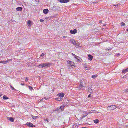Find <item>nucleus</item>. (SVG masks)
<instances>
[{
	"label": "nucleus",
	"instance_id": "nucleus-1",
	"mask_svg": "<svg viewBox=\"0 0 128 128\" xmlns=\"http://www.w3.org/2000/svg\"><path fill=\"white\" fill-rule=\"evenodd\" d=\"M49 64L43 63L38 66V67L39 68H48L50 66Z\"/></svg>",
	"mask_w": 128,
	"mask_h": 128
},
{
	"label": "nucleus",
	"instance_id": "nucleus-2",
	"mask_svg": "<svg viewBox=\"0 0 128 128\" xmlns=\"http://www.w3.org/2000/svg\"><path fill=\"white\" fill-rule=\"evenodd\" d=\"M84 84V82L82 80H81L80 82V86L78 87V88L81 90L84 89V86H83V84Z\"/></svg>",
	"mask_w": 128,
	"mask_h": 128
},
{
	"label": "nucleus",
	"instance_id": "nucleus-3",
	"mask_svg": "<svg viewBox=\"0 0 128 128\" xmlns=\"http://www.w3.org/2000/svg\"><path fill=\"white\" fill-rule=\"evenodd\" d=\"M70 42L73 44L76 45L77 47H78L79 46V45L76 43V41L74 39H70Z\"/></svg>",
	"mask_w": 128,
	"mask_h": 128
},
{
	"label": "nucleus",
	"instance_id": "nucleus-4",
	"mask_svg": "<svg viewBox=\"0 0 128 128\" xmlns=\"http://www.w3.org/2000/svg\"><path fill=\"white\" fill-rule=\"evenodd\" d=\"M116 106L115 105H112L109 106L108 107V109L110 110H113L116 109Z\"/></svg>",
	"mask_w": 128,
	"mask_h": 128
},
{
	"label": "nucleus",
	"instance_id": "nucleus-5",
	"mask_svg": "<svg viewBox=\"0 0 128 128\" xmlns=\"http://www.w3.org/2000/svg\"><path fill=\"white\" fill-rule=\"evenodd\" d=\"M26 125L30 127L34 128L35 127V126L34 125L32 124L30 122L27 123Z\"/></svg>",
	"mask_w": 128,
	"mask_h": 128
},
{
	"label": "nucleus",
	"instance_id": "nucleus-6",
	"mask_svg": "<svg viewBox=\"0 0 128 128\" xmlns=\"http://www.w3.org/2000/svg\"><path fill=\"white\" fill-rule=\"evenodd\" d=\"M69 64H70V66H72V67L73 68L74 66V62H73L71 61H68V62Z\"/></svg>",
	"mask_w": 128,
	"mask_h": 128
},
{
	"label": "nucleus",
	"instance_id": "nucleus-7",
	"mask_svg": "<svg viewBox=\"0 0 128 128\" xmlns=\"http://www.w3.org/2000/svg\"><path fill=\"white\" fill-rule=\"evenodd\" d=\"M58 96L60 98H63L64 96V94L62 92L58 94Z\"/></svg>",
	"mask_w": 128,
	"mask_h": 128
},
{
	"label": "nucleus",
	"instance_id": "nucleus-8",
	"mask_svg": "<svg viewBox=\"0 0 128 128\" xmlns=\"http://www.w3.org/2000/svg\"><path fill=\"white\" fill-rule=\"evenodd\" d=\"M69 0H60V2L62 3H66L69 2Z\"/></svg>",
	"mask_w": 128,
	"mask_h": 128
},
{
	"label": "nucleus",
	"instance_id": "nucleus-9",
	"mask_svg": "<svg viewBox=\"0 0 128 128\" xmlns=\"http://www.w3.org/2000/svg\"><path fill=\"white\" fill-rule=\"evenodd\" d=\"M77 32V30L76 29H74V30H70V32L72 34H75Z\"/></svg>",
	"mask_w": 128,
	"mask_h": 128
},
{
	"label": "nucleus",
	"instance_id": "nucleus-10",
	"mask_svg": "<svg viewBox=\"0 0 128 128\" xmlns=\"http://www.w3.org/2000/svg\"><path fill=\"white\" fill-rule=\"evenodd\" d=\"M49 10L48 9H46L43 10L44 13L46 14H47Z\"/></svg>",
	"mask_w": 128,
	"mask_h": 128
},
{
	"label": "nucleus",
	"instance_id": "nucleus-11",
	"mask_svg": "<svg viewBox=\"0 0 128 128\" xmlns=\"http://www.w3.org/2000/svg\"><path fill=\"white\" fill-rule=\"evenodd\" d=\"M7 119L12 122H13L14 120V118L12 117H7Z\"/></svg>",
	"mask_w": 128,
	"mask_h": 128
},
{
	"label": "nucleus",
	"instance_id": "nucleus-12",
	"mask_svg": "<svg viewBox=\"0 0 128 128\" xmlns=\"http://www.w3.org/2000/svg\"><path fill=\"white\" fill-rule=\"evenodd\" d=\"M16 9V10L17 11L21 12L22 11V8L21 7H18Z\"/></svg>",
	"mask_w": 128,
	"mask_h": 128
},
{
	"label": "nucleus",
	"instance_id": "nucleus-13",
	"mask_svg": "<svg viewBox=\"0 0 128 128\" xmlns=\"http://www.w3.org/2000/svg\"><path fill=\"white\" fill-rule=\"evenodd\" d=\"M88 59L90 61L93 58V56L90 54H89L88 55Z\"/></svg>",
	"mask_w": 128,
	"mask_h": 128
},
{
	"label": "nucleus",
	"instance_id": "nucleus-14",
	"mask_svg": "<svg viewBox=\"0 0 128 128\" xmlns=\"http://www.w3.org/2000/svg\"><path fill=\"white\" fill-rule=\"evenodd\" d=\"M128 72V68H127V69H126L123 70L122 71V72L123 73H125Z\"/></svg>",
	"mask_w": 128,
	"mask_h": 128
},
{
	"label": "nucleus",
	"instance_id": "nucleus-15",
	"mask_svg": "<svg viewBox=\"0 0 128 128\" xmlns=\"http://www.w3.org/2000/svg\"><path fill=\"white\" fill-rule=\"evenodd\" d=\"M95 110H92L91 111H88V114H91L92 113L95 112Z\"/></svg>",
	"mask_w": 128,
	"mask_h": 128
},
{
	"label": "nucleus",
	"instance_id": "nucleus-16",
	"mask_svg": "<svg viewBox=\"0 0 128 128\" xmlns=\"http://www.w3.org/2000/svg\"><path fill=\"white\" fill-rule=\"evenodd\" d=\"M3 98L4 100H6L9 98H8L5 95L4 96Z\"/></svg>",
	"mask_w": 128,
	"mask_h": 128
},
{
	"label": "nucleus",
	"instance_id": "nucleus-17",
	"mask_svg": "<svg viewBox=\"0 0 128 128\" xmlns=\"http://www.w3.org/2000/svg\"><path fill=\"white\" fill-rule=\"evenodd\" d=\"M56 110L59 112H62L60 107L57 108L56 109Z\"/></svg>",
	"mask_w": 128,
	"mask_h": 128
},
{
	"label": "nucleus",
	"instance_id": "nucleus-18",
	"mask_svg": "<svg viewBox=\"0 0 128 128\" xmlns=\"http://www.w3.org/2000/svg\"><path fill=\"white\" fill-rule=\"evenodd\" d=\"M56 100L59 101H60L62 100V99L61 98H56L55 99Z\"/></svg>",
	"mask_w": 128,
	"mask_h": 128
},
{
	"label": "nucleus",
	"instance_id": "nucleus-19",
	"mask_svg": "<svg viewBox=\"0 0 128 128\" xmlns=\"http://www.w3.org/2000/svg\"><path fill=\"white\" fill-rule=\"evenodd\" d=\"M94 122L96 124H97L99 122V121L98 120H94Z\"/></svg>",
	"mask_w": 128,
	"mask_h": 128
},
{
	"label": "nucleus",
	"instance_id": "nucleus-20",
	"mask_svg": "<svg viewBox=\"0 0 128 128\" xmlns=\"http://www.w3.org/2000/svg\"><path fill=\"white\" fill-rule=\"evenodd\" d=\"M85 112V114H86V115L85 116H84V115H83L82 116V119H83L87 115H88V113L87 112Z\"/></svg>",
	"mask_w": 128,
	"mask_h": 128
},
{
	"label": "nucleus",
	"instance_id": "nucleus-21",
	"mask_svg": "<svg viewBox=\"0 0 128 128\" xmlns=\"http://www.w3.org/2000/svg\"><path fill=\"white\" fill-rule=\"evenodd\" d=\"M88 92L89 93H92V90L91 88H89Z\"/></svg>",
	"mask_w": 128,
	"mask_h": 128
},
{
	"label": "nucleus",
	"instance_id": "nucleus-22",
	"mask_svg": "<svg viewBox=\"0 0 128 128\" xmlns=\"http://www.w3.org/2000/svg\"><path fill=\"white\" fill-rule=\"evenodd\" d=\"M32 117L33 119L34 120L36 119V118H38V116H34L33 115H32Z\"/></svg>",
	"mask_w": 128,
	"mask_h": 128
},
{
	"label": "nucleus",
	"instance_id": "nucleus-23",
	"mask_svg": "<svg viewBox=\"0 0 128 128\" xmlns=\"http://www.w3.org/2000/svg\"><path fill=\"white\" fill-rule=\"evenodd\" d=\"M98 75H93L92 76V78H93L95 79L97 77Z\"/></svg>",
	"mask_w": 128,
	"mask_h": 128
},
{
	"label": "nucleus",
	"instance_id": "nucleus-24",
	"mask_svg": "<svg viewBox=\"0 0 128 128\" xmlns=\"http://www.w3.org/2000/svg\"><path fill=\"white\" fill-rule=\"evenodd\" d=\"M0 63H2L4 64H6V61H0Z\"/></svg>",
	"mask_w": 128,
	"mask_h": 128
},
{
	"label": "nucleus",
	"instance_id": "nucleus-25",
	"mask_svg": "<svg viewBox=\"0 0 128 128\" xmlns=\"http://www.w3.org/2000/svg\"><path fill=\"white\" fill-rule=\"evenodd\" d=\"M12 59H9L8 60H7L6 61V64L8 63L9 62L12 61Z\"/></svg>",
	"mask_w": 128,
	"mask_h": 128
},
{
	"label": "nucleus",
	"instance_id": "nucleus-26",
	"mask_svg": "<svg viewBox=\"0 0 128 128\" xmlns=\"http://www.w3.org/2000/svg\"><path fill=\"white\" fill-rule=\"evenodd\" d=\"M60 109H61V110H62V111L64 110V106H60Z\"/></svg>",
	"mask_w": 128,
	"mask_h": 128
},
{
	"label": "nucleus",
	"instance_id": "nucleus-27",
	"mask_svg": "<svg viewBox=\"0 0 128 128\" xmlns=\"http://www.w3.org/2000/svg\"><path fill=\"white\" fill-rule=\"evenodd\" d=\"M79 125H77L76 124H75L73 126V127L74 128V126L75 127H77Z\"/></svg>",
	"mask_w": 128,
	"mask_h": 128
},
{
	"label": "nucleus",
	"instance_id": "nucleus-28",
	"mask_svg": "<svg viewBox=\"0 0 128 128\" xmlns=\"http://www.w3.org/2000/svg\"><path fill=\"white\" fill-rule=\"evenodd\" d=\"M28 87L30 90L32 91V90L33 89V88L30 86H29Z\"/></svg>",
	"mask_w": 128,
	"mask_h": 128
},
{
	"label": "nucleus",
	"instance_id": "nucleus-29",
	"mask_svg": "<svg viewBox=\"0 0 128 128\" xmlns=\"http://www.w3.org/2000/svg\"><path fill=\"white\" fill-rule=\"evenodd\" d=\"M10 87L12 88V89L14 91H16V90L14 88L12 87V86L10 85Z\"/></svg>",
	"mask_w": 128,
	"mask_h": 128
},
{
	"label": "nucleus",
	"instance_id": "nucleus-30",
	"mask_svg": "<svg viewBox=\"0 0 128 128\" xmlns=\"http://www.w3.org/2000/svg\"><path fill=\"white\" fill-rule=\"evenodd\" d=\"M121 25L122 26H124L126 25L123 22H122L121 23Z\"/></svg>",
	"mask_w": 128,
	"mask_h": 128
},
{
	"label": "nucleus",
	"instance_id": "nucleus-31",
	"mask_svg": "<svg viewBox=\"0 0 128 128\" xmlns=\"http://www.w3.org/2000/svg\"><path fill=\"white\" fill-rule=\"evenodd\" d=\"M72 55H73V56H74V58H80V57L78 56H76V55L75 54H72Z\"/></svg>",
	"mask_w": 128,
	"mask_h": 128
},
{
	"label": "nucleus",
	"instance_id": "nucleus-32",
	"mask_svg": "<svg viewBox=\"0 0 128 128\" xmlns=\"http://www.w3.org/2000/svg\"><path fill=\"white\" fill-rule=\"evenodd\" d=\"M85 68H87V70H90V68H89L88 67V66H85Z\"/></svg>",
	"mask_w": 128,
	"mask_h": 128
},
{
	"label": "nucleus",
	"instance_id": "nucleus-33",
	"mask_svg": "<svg viewBox=\"0 0 128 128\" xmlns=\"http://www.w3.org/2000/svg\"><path fill=\"white\" fill-rule=\"evenodd\" d=\"M28 24H31V22L30 20H28Z\"/></svg>",
	"mask_w": 128,
	"mask_h": 128
},
{
	"label": "nucleus",
	"instance_id": "nucleus-34",
	"mask_svg": "<svg viewBox=\"0 0 128 128\" xmlns=\"http://www.w3.org/2000/svg\"><path fill=\"white\" fill-rule=\"evenodd\" d=\"M76 58V59H77V60H78V62H79L80 61V60L78 58Z\"/></svg>",
	"mask_w": 128,
	"mask_h": 128
},
{
	"label": "nucleus",
	"instance_id": "nucleus-35",
	"mask_svg": "<svg viewBox=\"0 0 128 128\" xmlns=\"http://www.w3.org/2000/svg\"><path fill=\"white\" fill-rule=\"evenodd\" d=\"M44 55L45 54L44 53H42L40 56L43 57L44 56Z\"/></svg>",
	"mask_w": 128,
	"mask_h": 128
},
{
	"label": "nucleus",
	"instance_id": "nucleus-36",
	"mask_svg": "<svg viewBox=\"0 0 128 128\" xmlns=\"http://www.w3.org/2000/svg\"><path fill=\"white\" fill-rule=\"evenodd\" d=\"M124 92H128V89L125 90H124Z\"/></svg>",
	"mask_w": 128,
	"mask_h": 128
},
{
	"label": "nucleus",
	"instance_id": "nucleus-37",
	"mask_svg": "<svg viewBox=\"0 0 128 128\" xmlns=\"http://www.w3.org/2000/svg\"><path fill=\"white\" fill-rule=\"evenodd\" d=\"M40 22H43L44 21L43 20H42V19L40 20Z\"/></svg>",
	"mask_w": 128,
	"mask_h": 128
},
{
	"label": "nucleus",
	"instance_id": "nucleus-38",
	"mask_svg": "<svg viewBox=\"0 0 128 128\" xmlns=\"http://www.w3.org/2000/svg\"><path fill=\"white\" fill-rule=\"evenodd\" d=\"M28 78H26L25 81L26 82H27L28 81Z\"/></svg>",
	"mask_w": 128,
	"mask_h": 128
},
{
	"label": "nucleus",
	"instance_id": "nucleus-39",
	"mask_svg": "<svg viewBox=\"0 0 128 128\" xmlns=\"http://www.w3.org/2000/svg\"><path fill=\"white\" fill-rule=\"evenodd\" d=\"M91 94H90L88 96V98H90L91 97Z\"/></svg>",
	"mask_w": 128,
	"mask_h": 128
},
{
	"label": "nucleus",
	"instance_id": "nucleus-40",
	"mask_svg": "<svg viewBox=\"0 0 128 128\" xmlns=\"http://www.w3.org/2000/svg\"><path fill=\"white\" fill-rule=\"evenodd\" d=\"M21 85L24 86V83H22L20 84Z\"/></svg>",
	"mask_w": 128,
	"mask_h": 128
},
{
	"label": "nucleus",
	"instance_id": "nucleus-41",
	"mask_svg": "<svg viewBox=\"0 0 128 128\" xmlns=\"http://www.w3.org/2000/svg\"><path fill=\"white\" fill-rule=\"evenodd\" d=\"M2 96V93L0 92V96Z\"/></svg>",
	"mask_w": 128,
	"mask_h": 128
},
{
	"label": "nucleus",
	"instance_id": "nucleus-42",
	"mask_svg": "<svg viewBox=\"0 0 128 128\" xmlns=\"http://www.w3.org/2000/svg\"><path fill=\"white\" fill-rule=\"evenodd\" d=\"M114 6H116L117 8L118 6V5H114Z\"/></svg>",
	"mask_w": 128,
	"mask_h": 128
},
{
	"label": "nucleus",
	"instance_id": "nucleus-43",
	"mask_svg": "<svg viewBox=\"0 0 128 128\" xmlns=\"http://www.w3.org/2000/svg\"><path fill=\"white\" fill-rule=\"evenodd\" d=\"M120 55V54H117L118 56H119Z\"/></svg>",
	"mask_w": 128,
	"mask_h": 128
},
{
	"label": "nucleus",
	"instance_id": "nucleus-44",
	"mask_svg": "<svg viewBox=\"0 0 128 128\" xmlns=\"http://www.w3.org/2000/svg\"><path fill=\"white\" fill-rule=\"evenodd\" d=\"M102 20H100V23H101L102 22Z\"/></svg>",
	"mask_w": 128,
	"mask_h": 128
},
{
	"label": "nucleus",
	"instance_id": "nucleus-45",
	"mask_svg": "<svg viewBox=\"0 0 128 128\" xmlns=\"http://www.w3.org/2000/svg\"><path fill=\"white\" fill-rule=\"evenodd\" d=\"M106 24H104L103 25V26H106Z\"/></svg>",
	"mask_w": 128,
	"mask_h": 128
},
{
	"label": "nucleus",
	"instance_id": "nucleus-46",
	"mask_svg": "<svg viewBox=\"0 0 128 128\" xmlns=\"http://www.w3.org/2000/svg\"><path fill=\"white\" fill-rule=\"evenodd\" d=\"M44 98V99H45V100H47V99H46V98Z\"/></svg>",
	"mask_w": 128,
	"mask_h": 128
},
{
	"label": "nucleus",
	"instance_id": "nucleus-47",
	"mask_svg": "<svg viewBox=\"0 0 128 128\" xmlns=\"http://www.w3.org/2000/svg\"><path fill=\"white\" fill-rule=\"evenodd\" d=\"M48 120H47V121L48 122Z\"/></svg>",
	"mask_w": 128,
	"mask_h": 128
},
{
	"label": "nucleus",
	"instance_id": "nucleus-48",
	"mask_svg": "<svg viewBox=\"0 0 128 128\" xmlns=\"http://www.w3.org/2000/svg\"><path fill=\"white\" fill-rule=\"evenodd\" d=\"M82 128H86V127H82Z\"/></svg>",
	"mask_w": 128,
	"mask_h": 128
},
{
	"label": "nucleus",
	"instance_id": "nucleus-49",
	"mask_svg": "<svg viewBox=\"0 0 128 128\" xmlns=\"http://www.w3.org/2000/svg\"><path fill=\"white\" fill-rule=\"evenodd\" d=\"M88 124V125H91V124Z\"/></svg>",
	"mask_w": 128,
	"mask_h": 128
},
{
	"label": "nucleus",
	"instance_id": "nucleus-50",
	"mask_svg": "<svg viewBox=\"0 0 128 128\" xmlns=\"http://www.w3.org/2000/svg\"><path fill=\"white\" fill-rule=\"evenodd\" d=\"M127 31L128 32V29L127 30Z\"/></svg>",
	"mask_w": 128,
	"mask_h": 128
}]
</instances>
